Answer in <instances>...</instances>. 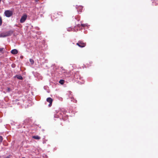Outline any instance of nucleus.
Segmentation results:
<instances>
[{"label": "nucleus", "mask_w": 158, "mask_h": 158, "mask_svg": "<svg viewBox=\"0 0 158 158\" xmlns=\"http://www.w3.org/2000/svg\"><path fill=\"white\" fill-rule=\"evenodd\" d=\"M13 33L12 31H9L7 32L1 33V37H4L11 35Z\"/></svg>", "instance_id": "f257e3e1"}, {"label": "nucleus", "mask_w": 158, "mask_h": 158, "mask_svg": "<svg viewBox=\"0 0 158 158\" xmlns=\"http://www.w3.org/2000/svg\"><path fill=\"white\" fill-rule=\"evenodd\" d=\"M4 14L6 17H10L12 15L13 12L11 10H6L5 11Z\"/></svg>", "instance_id": "f03ea898"}, {"label": "nucleus", "mask_w": 158, "mask_h": 158, "mask_svg": "<svg viewBox=\"0 0 158 158\" xmlns=\"http://www.w3.org/2000/svg\"><path fill=\"white\" fill-rule=\"evenodd\" d=\"M77 45L81 48H83L85 47L86 45L85 43H84L82 41H79L77 43Z\"/></svg>", "instance_id": "7ed1b4c3"}, {"label": "nucleus", "mask_w": 158, "mask_h": 158, "mask_svg": "<svg viewBox=\"0 0 158 158\" xmlns=\"http://www.w3.org/2000/svg\"><path fill=\"white\" fill-rule=\"evenodd\" d=\"M1 53L2 54H4V55L3 56V57L6 56L8 53L5 50V49L4 48H1Z\"/></svg>", "instance_id": "20e7f679"}, {"label": "nucleus", "mask_w": 158, "mask_h": 158, "mask_svg": "<svg viewBox=\"0 0 158 158\" xmlns=\"http://www.w3.org/2000/svg\"><path fill=\"white\" fill-rule=\"evenodd\" d=\"M27 16L26 14L24 15L20 19V22L21 23H24L27 19Z\"/></svg>", "instance_id": "39448f33"}, {"label": "nucleus", "mask_w": 158, "mask_h": 158, "mask_svg": "<svg viewBox=\"0 0 158 158\" xmlns=\"http://www.w3.org/2000/svg\"><path fill=\"white\" fill-rule=\"evenodd\" d=\"M46 100L49 103V104L48 105L50 107L51 106L53 102L52 99L51 98H47Z\"/></svg>", "instance_id": "423d86ee"}, {"label": "nucleus", "mask_w": 158, "mask_h": 158, "mask_svg": "<svg viewBox=\"0 0 158 158\" xmlns=\"http://www.w3.org/2000/svg\"><path fill=\"white\" fill-rule=\"evenodd\" d=\"M11 53L13 54H16L18 52V51L17 49H14L11 50Z\"/></svg>", "instance_id": "0eeeda50"}, {"label": "nucleus", "mask_w": 158, "mask_h": 158, "mask_svg": "<svg viewBox=\"0 0 158 158\" xmlns=\"http://www.w3.org/2000/svg\"><path fill=\"white\" fill-rule=\"evenodd\" d=\"M32 138L33 139L37 140H39L41 139V137L40 136L38 135H35L32 136Z\"/></svg>", "instance_id": "6e6552de"}, {"label": "nucleus", "mask_w": 158, "mask_h": 158, "mask_svg": "<svg viewBox=\"0 0 158 158\" xmlns=\"http://www.w3.org/2000/svg\"><path fill=\"white\" fill-rule=\"evenodd\" d=\"M17 78L19 80H22L23 79V77L20 75H17L16 76Z\"/></svg>", "instance_id": "1a4fd4ad"}, {"label": "nucleus", "mask_w": 158, "mask_h": 158, "mask_svg": "<svg viewBox=\"0 0 158 158\" xmlns=\"http://www.w3.org/2000/svg\"><path fill=\"white\" fill-rule=\"evenodd\" d=\"M64 81L63 80H60L59 81V82L61 84H63L64 83Z\"/></svg>", "instance_id": "9d476101"}, {"label": "nucleus", "mask_w": 158, "mask_h": 158, "mask_svg": "<svg viewBox=\"0 0 158 158\" xmlns=\"http://www.w3.org/2000/svg\"><path fill=\"white\" fill-rule=\"evenodd\" d=\"M30 61L32 64H33L34 63V61L31 59H30Z\"/></svg>", "instance_id": "9b49d317"}, {"label": "nucleus", "mask_w": 158, "mask_h": 158, "mask_svg": "<svg viewBox=\"0 0 158 158\" xmlns=\"http://www.w3.org/2000/svg\"><path fill=\"white\" fill-rule=\"evenodd\" d=\"M11 66V67H12L13 68H14L15 67L16 65H15V64L13 63V64H12Z\"/></svg>", "instance_id": "f8f14e48"}, {"label": "nucleus", "mask_w": 158, "mask_h": 158, "mask_svg": "<svg viewBox=\"0 0 158 158\" xmlns=\"http://www.w3.org/2000/svg\"><path fill=\"white\" fill-rule=\"evenodd\" d=\"M67 30L69 31H71L72 30V28H69Z\"/></svg>", "instance_id": "ddd939ff"}, {"label": "nucleus", "mask_w": 158, "mask_h": 158, "mask_svg": "<svg viewBox=\"0 0 158 158\" xmlns=\"http://www.w3.org/2000/svg\"><path fill=\"white\" fill-rule=\"evenodd\" d=\"M7 90L8 92H9L10 91V88H8Z\"/></svg>", "instance_id": "4468645a"}, {"label": "nucleus", "mask_w": 158, "mask_h": 158, "mask_svg": "<svg viewBox=\"0 0 158 158\" xmlns=\"http://www.w3.org/2000/svg\"><path fill=\"white\" fill-rule=\"evenodd\" d=\"M0 138H1V142L2 140V137L1 136Z\"/></svg>", "instance_id": "2eb2a0df"}, {"label": "nucleus", "mask_w": 158, "mask_h": 158, "mask_svg": "<svg viewBox=\"0 0 158 158\" xmlns=\"http://www.w3.org/2000/svg\"><path fill=\"white\" fill-rule=\"evenodd\" d=\"M0 22H1V24L2 23V20L1 19V21H0Z\"/></svg>", "instance_id": "dca6fc26"}, {"label": "nucleus", "mask_w": 158, "mask_h": 158, "mask_svg": "<svg viewBox=\"0 0 158 158\" xmlns=\"http://www.w3.org/2000/svg\"><path fill=\"white\" fill-rule=\"evenodd\" d=\"M22 158H26L24 157H22Z\"/></svg>", "instance_id": "f3484780"}, {"label": "nucleus", "mask_w": 158, "mask_h": 158, "mask_svg": "<svg viewBox=\"0 0 158 158\" xmlns=\"http://www.w3.org/2000/svg\"><path fill=\"white\" fill-rule=\"evenodd\" d=\"M6 158H9L8 157H7Z\"/></svg>", "instance_id": "a211bd4d"}]
</instances>
